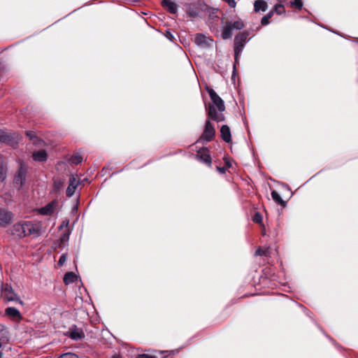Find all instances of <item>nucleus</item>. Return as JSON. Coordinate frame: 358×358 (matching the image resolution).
I'll return each instance as SVG.
<instances>
[{
    "label": "nucleus",
    "instance_id": "f257e3e1",
    "mask_svg": "<svg viewBox=\"0 0 358 358\" xmlns=\"http://www.w3.org/2000/svg\"><path fill=\"white\" fill-rule=\"evenodd\" d=\"M206 90L213 102V105H210L208 108V117L217 122L224 120V117L222 114L225 110L224 101L212 88L207 87Z\"/></svg>",
    "mask_w": 358,
    "mask_h": 358
},
{
    "label": "nucleus",
    "instance_id": "f03ea898",
    "mask_svg": "<svg viewBox=\"0 0 358 358\" xmlns=\"http://www.w3.org/2000/svg\"><path fill=\"white\" fill-rule=\"evenodd\" d=\"M40 231V224L30 221L18 222L10 229L11 234L20 238L31 235L38 236Z\"/></svg>",
    "mask_w": 358,
    "mask_h": 358
},
{
    "label": "nucleus",
    "instance_id": "7ed1b4c3",
    "mask_svg": "<svg viewBox=\"0 0 358 358\" xmlns=\"http://www.w3.org/2000/svg\"><path fill=\"white\" fill-rule=\"evenodd\" d=\"M249 32L242 31L238 34L234 38V59L238 62L239 55L243 52V48L248 41Z\"/></svg>",
    "mask_w": 358,
    "mask_h": 358
},
{
    "label": "nucleus",
    "instance_id": "20e7f679",
    "mask_svg": "<svg viewBox=\"0 0 358 358\" xmlns=\"http://www.w3.org/2000/svg\"><path fill=\"white\" fill-rule=\"evenodd\" d=\"M208 119H210L208 117ZM215 135L214 125L210 122V120H207L205 123V127L203 134L199 138V142L208 143L211 141Z\"/></svg>",
    "mask_w": 358,
    "mask_h": 358
},
{
    "label": "nucleus",
    "instance_id": "39448f33",
    "mask_svg": "<svg viewBox=\"0 0 358 358\" xmlns=\"http://www.w3.org/2000/svg\"><path fill=\"white\" fill-rule=\"evenodd\" d=\"M27 166L20 162L19 169L16 173L14 178V183L18 188H20L24 184L26 176L27 173Z\"/></svg>",
    "mask_w": 358,
    "mask_h": 358
},
{
    "label": "nucleus",
    "instance_id": "423d86ee",
    "mask_svg": "<svg viewBox=\"0 0 358 358\" xmlns=\"http://www.w3.org/2000/svg\"><path fill=\"white\" fill-rule=\"evenodd\" d=\"M13 213L5 208L0 207V227H6L13 220Z\"/></svg>",
    "mask_w": 358,
    "mask_h": 358
},
{
    "label": "nucleus",
    "instance_id": "0eeeda50",
    "mask_svg": "<svg viewBox=\"0 0 358 358\" xmlns=\"http://www.w3.org/2000/svg\"><path fill=\"white\" fill-rule=\"evenodd\" d=\"M196 157L201 162L207 164L208 166H211L212 162L209 150L207 148H202L199 150L196 155Z\"/></svg>",
    "mask_w": 358,
    "mask_h": 358
},
{
    "label": "nucleus",
    "instance_id": "6e6552de",
    "mask_svg": "<svg viewBox=\"0 0 358 358\" xmlns=\"http://www.w3.org/2000/svg\"><path fill=\"white\" fill-rule=\"evenodd\" d=\"M194 41L196 45L206 48L210 46L213 41L203 34H196Z\"/></svg>",
    "mask_w": 358,
    "mask_h": 358
},
{
    "label": "nucleus",
    "instance_id": "1a4fd4ad",
    "mask_svg": "<svg viewBox=\"0 0 358 358\" xmlns=\"http://www.w3.org/2000/svg\"><path fill=\"white\" fill-rule=\"evenodd\" d=\"M80 185V180L74 176H71L69 178V185L66 189V196L71 197L74 194L77 187Z\"/></svg>",
    "mask_w": 358,
    "mask_h": 358
},
{
    "label": "nucleus",
    "instance_id": "9d476101",
    "mask_svg": "<svg viewBox=\"0 0 358 358\" xmlns=\"http://www.w3.org/2000/svg\"><path fill=\"white\" fill-rule=\"evenodd\" d=\"M3 294L4 298L9 301H18L20 303H22V301L19 299V297L14 293L12 287H8V285L5 286L3 288Z\"/></svg>",
    "mask_w": 358,
    "mask_h": 358
},
{
    "label": "nucleus",
    "instance_id": "9b49d317",
    "mask_svg": "<svg viewBox=\"0 0 358 358\" xmlns=\"http://www.w3.org/2000/svg\"><path fill=\"white\" fill-rule=\"evenodd\" d=\"M162 6L171 14H176L178 12V6L172 0H162Z\"/></svg>",
    "mask_w": 358,
    "mask_h": 358
},
{
    "label": "nucleus",
    "instance_id": "f8f14e48",
    "mask_svg": "<svg viewBox=\"0 0 358 358\" xmlns=\"http://www.w3.org/2000/svg\"><path fill=\"white\" fill-rule=\"evenodd\" d=\"M5 315L10 317L11 319L15 321H20L22 319V316L20 311L14 307H8L5 310Z\"/></svg>",
    "mask_w": 358,
    "mask_h": 358
},
{
    "label": "nucleus",
    "instance_id": "ddd939ff",
    "mask_svg": "<svg viewBox=\"0 0 358 358\" xmlns=\"http://www.w3.org/2000/svg\"><path fill=\"white\" fill-rule=\"evenodd\" d=\"M57 205V202L56 201H52L50 202L49 203H48L44 207L41 208L39 210V212L41 215H51L54 213Z\"/></svg>",
    "mask_w": 358,
    "mask_h": 358
},
{
    "label": "nucleus",
    "instance_id": "4468645a",
    "mask_svg": "<svg viewBox=\"0 0 358 358\" xmlns=\"http://www.w3.org/2000/svg\"><path fill=\"white\" fill-rule=\"evenodd\" d=\"M68 336L75 341H78L84 338L85 334L82 329L74 327L68 331Z\"/></svg>",
    "mask_w": 358,
    "mask_h": 358
},
{
    "label": "nucleus",
    "instance_id": "2eb2a0df",
    "mask_svg": "<svg viewBox=\"0 0 358 358\" xmlns=\"http://www.w3.org/2000/svg\"><path fill=\"white\" fill-rule=\"evenodd\" d=\"M220 136L222 139L226 142L229 143L231 141V135L229 127L227 125H222L220 129Z\"/></svg>",
    "mask_w": 358,
    "mask_h": 358
},
{
    "label": "nucleus",
    "instance_id": "dca6fc26",
    "mask_svg": "<svg viewBox=\"0 0 358 358\" xmlns=\"http://www.w3.org/2000/svg\"><path fill=\"white\" fill-rule=\"evenodd\" d=\"M233 28L231 26V22H227L225 24V26L223 27L222 31V37L223 39H229L231 38L233 35Z\"/></svg>",
    "mask_w": 358,
    "mask_h": 358
},
{
    "label": "nucleus",
    "instance_id": "f3484780",
    "mask_svg": "<svg viewBox=\"0 0 358 358\" xmlns=\"http://www.w3.org/2000/svg\"><path fill=\"white\" fill-rule=\"evenodd\" d=\"M268 6L265 1L264 0H257L254 3V9L255 12L259 11H266L267 10Z\"/></svg>",
    "mask_w": 358,
    "mask_h": 358
},
{
    "label": "nucleus",
    "instance_id": "a211bd4d",
    "mask_svg": "<svg viewBox=\"0 0 358 358\" xmlns=\"http://www.w3.org/2000/svg\"><path fill=\"white\" fill-rule=\"evenodd\" d=\"M77 280V275L74 272L70 271L65 273L63 281L65 285H69Z\"/></svg>",
    "mask_w": 358,
    "mask_h": 358
},
{
    "label": "nucleus",
    "instance_id": "6ab92c4d",
    "mask_svg": "<svg viewBox=\"0 0 358 358\" xmlns=\"http://www.w3.org/2000/svg\"><path fill=\"white\" fill-rule=\"evenodd\" d=\"M32 157L35 161L45 162L47 159V152L44 150H41L38 152H34Z\"/></svg>",
    "mask_w": 358,
    "mask_h": 358
},
{
    "label": "nucleus",
    "instance_id": "aec40b11",
    "mask_svg": "<svg viewBox=\"0 0 358 358\" xmlns=\"http://www.w3.org/2000/svg\"><path fill=\"white\" fill-rule=\"evenodd\" d=\"M26 135L29 138V139L33 142V143L36 145H38L41 142V139L37 137L36 135V132L34 131H27Z\"/></svg>",
    "mask_w": 358,
    "mask_h": 358
},
{
    "label": "nucleus",
    "instance_id": "412c9836",
    "mask_svg": "<svg viewBox=\"0 0 358 358\" xmlns=\"http://www.w3.org/2000/svg\"><path fill=\"white\" fill-rule=\"evenodd\" d=\"M8 332L3 325H0V341L3 342H8Z\"/></svg>",
    "mask_w": 358,
    "mask_h": 358
},
{
    "label": "nucleus",
    "instance_id": "4be33fe9",
    "mask_svg": "<svg viewBox=\"0 0 358 358\" xmlns=\"http://www.w3.org/2000/svg\"><path fill=\"white\" fill-rule=\"evenodd\" d=\"M271 197L276 203L280 204L285 203V201L282 199L280 195L278 194V192L275 190H273L271 192Z\"/></svg>",
    "mask_w": 358,
    "mask_h": 358
},
{
    "label": "nucleus",
    "instance_id": "5701e85b",
    "mask_svg": "<svg viewBox=\"0 0 358 358\" xmlns=\"http://www.w3.org/2000/svg\"><path fill=\"white\" fill-rule=\"evenodd\" d=\"M233 29L241 30L244 28V22L241 20H238L231 22Z\"/></svg>",
    "mask_w": 358,
    "mask_h": 358
},
{
    "label": "nucleus",
    "instance_id": "b1692460",
    "mask_svg": "<svg viewBox=\"0 0 358 358\" xmlns=\"http://www.w3.org/2000/svg\"><path fill=\"white\" fill-rule=\"evenodd\" d=\"M273 11L271 10L266 15H264L261 20V24L263 26L267 25L269 24V19L273 16Z\"/></svg>",
    "mask_w": 358,
    "mask_h": 358
},
{
    "label": "nucleus",
    "instance_id": "393cba45",
    "mask_svg": "<svg viewBox=\"0 0 358 358\" xmlns=\"http://www.w3.org/2000/svg\"><path fill=\"white\" fill-rule=\"evenodd\" d=\"M7 169L0 163V182H3L6 178Z\"/></svg>",
    "mask_w": 358,
    "mask_h": 358
},
{
    "label": "nucleus",
    "instance_id": "a878e982",
    "mask_svg": "<svg viewBox=\"0 0 358 358\" xmlns=\"http://www.w3.org/2000/svg\"><path fill=\"white\" fill-rule=\"evenodd\" d=\"M82 160H83L82 156L78 154L73 155L71 157V158L70 159V162L74 164H80L82 162Z\"/></svg>",
    "mask_w": 358,
    "mask_h": 358
},
{
    "label": "nucleus",
    "instance_id": "bb28decb",
    "mask_svg": "<svg viewBox=\"0 0 358 358\" xmlns=\"http://www.w3.org/2000/svg\"><path fill=\"white\" fill-rule=\"evenodd\" d=\"M64 185V181L60 179H55L54 180V190L57 192L62 188Z\"/></svg>",
    "mask_w": 358,
    "mask_h": 358
},
{
    "label": "nucleus",
    "instance_id": "cd10ccee",
    "mask_svg": "<svg viewBox=\"0 0 358 358\" xmlns=\"http://www.w3.org/2000/svg\"><path fill=\"white\" fill-rule=\"evenodd\" d=\"M278 15H281L285 12V7L282 4H276L274 7V11Z\"/></svg>",
    "mask_w": 358,
    "mask_h": 358
},
{
    "label": "nucleus",
    "instance_id": "c85d7f7f",
    "mask_svg": "<svg viewBox=\"0 0 358 358\" xmlns=\"http://www.w3.org/2000/svg\"><path fill=\"white\" fill-rule=\"evenodd\" d=\"M252 220L254 222L259 224L262 222V215L259 212H257L254 215Z\"/></svg>",
    "mask_w": 358,
    "mask_h": 358
},
{
    "label": "nucleus",
    "instance_id": "c756f323",
    "mask_svg": "<svg viewBox=\"0 0 358 358\" xmlns=\"http://www.w3.org/2000/svg\"><path fill=\"white\" fill-rule=\"evenodd\" d=\"M292 5L294 6L296 8L301 10L303 7V3L301 0H294L291 2Z\"/></svg>",
    "mask_w": 358,
    "mask_h": 358
},
{
    "label": "nucleus",
    "instance_id": "7c9ffc66",
    "mask_svg": "<svg viewBox=\"0 0 358 358\" xmlns=\"http://www.w3.org/2000/svg\"><path fill=\"white\" fill-rule=\"evenodd\" d=\"M66 260V254H63L61 255L59 261H58V264L62 266L64 264Z\"/></svg>",
    "mask_w": 358,
    "mask_h": 358
},
{
    "label": "nucleus",
    "instance_id": "2f4dec72",
    "mask_svg": "<svg viewBox=\"0 0 358 358\" xmlns=\"http://www.w3.org/2000/svg\"><path fill=\"white\" fill-rule=\"evenodd\" d=\"M266 251L265 250H263L262 248H259L258 249H257V250L255 251V255L257 256H263V255H266Z\"/></svg>",
    "mask_w": 358,
    "mask_h": 358
},
{
    "label": "nucleus",
    "instance_id": "473e14b6",
    "mask_svg": "<svg viewBox=\"0 0 358 358\" xmlns=\"http://www.w3.org/2000/svg\"><path fill=\"white\" fill-rule=\"evenodd\" d=\"M69 234H64L61 237H60V242L61 243H64V242H66L69 241Z\"/></svg>",
    "mask_w": 358,
    "mask_h": 358
},
{
    "label": "nucleus",
    "instance_id": "72a5a7b5",
    "mask_svg": "<svg viewBox=\"0 0 358 358\" xmlns=\"http://www.w3.org/2000/svg\"><path fill=\"white\" fill-rule=\"evenodd\" d=\"M137 358H157L155 356L150 355L148 354H141L138 355Z\"/></svg>",
    "mask_w": 358,
    "mask_h": 358
},
{
    "label": "nucleus",
    "instance_id": "f704fd0d",
    "mask_svg": "<svg viewBox=\"0 0 358 358\" xmlns=\"http://www.w3.org/2000/svg\"><path fill=\"white\" fill-rule=\"evenodd\" d=\"M7 136H4V135H1L0 134V142H6V140H7Z\"/></svg>",
    "mask_w": 358,
    "mask_h": 358
},
{
    "label": "nucleus",
    "instance_id": "c9c22d12",
    "mask_svg": "<svg viewBox=\"0 0 358 358\" xmlns=\"http://www.w3.org/2000/svg\"><path fill=\"white\" fill-rule=\"evenodd\" d=\"M217 170H218V171H219L220 173H225V171H226V169H225V168H224V167H219V166H217Z\"/></svg>",
    "mask_w": 358,
    "mask_h": 358
},
{
    "label": "nucleus",
    "instance_id": "e433bc0d",
    "mask_svg": "<svg viewBox=\"0 0 358 358\" xmlns=\"http://www.w3.org/2000/svg\"><path fill=\"white\" fill-rule=\"evenodd\" d=\"M166 37L170 40H172L174 38L172 34L170 32H167Z\"/></svg>",
    "mask_w": 358,
    "mask_h": 358
},
{
    "label": "nucleus",
    "instance_id": "4c0bfd02",
    "mask_svg": "<svg viewBox=\"0 0 358 358\" xmlns=\"http://www.w3.org/2000/svg\"><path fill=\"white\" fill-rule=\"evenodd\" d=\"M2 343H3L2 341H0V348H1L2 346Z\"/></svg>",
    "mask_w": 358,
    "mask_h": 358
},
{
    "label": "nucleus",
    "instance_id": "58836bf2",
    "mask_svg": "<svg viewBox=\"0 0 358 358\" xmlns=\"http://www.w3.org/2000/svg\"><path fill=\"white\" fill-rule=\"evenodd\" d=\"M2 355H3L2 352H0V358H2Z\"/></svg>",
    "mask_w": 358,
    "mask_h": 358
},
{
    "label": "nucleus",
    "instance_id": "ea45409f",
    "mask_svg": "<svg viewBox=\"0 0 358 358\" xmlns=\"http://www.w3.org/2000/svg\"><path fill=\"white\" fill-rule=\"evenodd\" d=\"M113 358H118V357H116V356H115V355H113Z\"/></svg>",
    "mask_w": 358,
    "mask_h": 358
},
{
    "label": "nucleus",
    "instance_id": "a19ab883",
    "mask_svg": "<svg viewBox=\"0 0 358 358\" xmlns=\"http://www.w3.org/2000/svg\"><path fill=\"white\" fill-rule=\"evenodd\" d=\"M357 43H358V39H357Z\"/></svg>",
    "mask_w": 358,
    "mask_h": 358
}]
</instances>
